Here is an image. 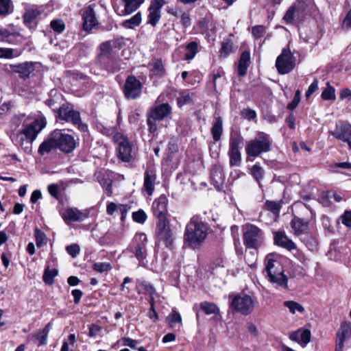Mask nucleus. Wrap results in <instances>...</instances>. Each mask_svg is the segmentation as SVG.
Returning a JSON list of instances; mask_svg holds the SVG:
<instances>
[{
  "mask_svg": "<svg viewBox=\"0 0 351 351\" xmlns=\"http://www.w3.org/2000/svg\"><path fill=\"white\" fill-rule=\"evenodd\" d=\"M232 50V44L230 42H223L220 50L221 56H226L230 53Z\"/></svg>",
  "mask_w": 351,
  "mask_h": 351,
  "instance_id": "obj_51",
  "label": "nucleus"
},
{
  "mask_svg": "<svg viewBox=\"0 0 351 351\" xmlns=\"http://www.w3.org/2000/svg\"><path fill=\"white\" fill-rule=\"evenodd\" d=\"M335 90L328 82L326 88L322 93V98L324 100H335Z\"/></svg>",
  "mask_w": 351,
  "mask_h": 351,
  "instance_id": "obj_40",
  "label": "nucleus"
},
{
  "mask_svg": "<svg viewBox=\"0 0 351 351\" xmlns=\"http://www.w3.org/2000/svg\"><path fill=\"white\" fill-rule=\"evenodd\" d=\"M223 132V122L220 117L215 119L213 125L211 128V134L213 138L215 141H219L221 139V136Z\"/></svg>",
  "mask_w": 351,
  "mask_h": 351,
  "instance_id": "obj_29",
  "label": "nucleus"
},
{
  "mask_svg": "<svg viewBox=\"0 0 351 351\" xmlns=\"http://www.w3.org/2000/svg\"><path fill=\"white\" fill-rule=\"evenodd\" d=\"M82 19L83 29L85 31L91 30L97 25V21L93 5H88L84 9Z\"/></svg>",
  "mask_w": 351,
  "mask_h": 351,
  "instance_id": "obj_20",
  "label": "nucleus"
},
{
  "mask_svg": "<svg viewBox=\"0 0 351 351\" xmlns=\"http://www.w3.org/2000/svg\"><path fill=\"white\" fill-rule=\"evenodd\" d=\"M172 108L168 104H162L152 108L149 115L154 120L162 121L171 113Z\"/></svg>",
  "mask_w": 351,
  "mask_h": 351,
  "instance_id": "obj_18",
  "label": "nucleus"
},
{
  "mask_svg": "<svg viewBox=\"0 0 351 351\" xmlns=\"http://www.w3.org/2000/svg\"><path fill=\"white\" fill-rule=\"evenodd\" d=\"M88 217V213L76 208H68L62 213V218L67 222L82 221Z\"/></svg>",
  "mask_w": 351,
  "mask_h": 351,
  "instance_id": "obj_19",
  "label": "nucleus"
},
{
  "mask_svg": "<svg viewBox=\"0 0 351 351\" xmlns=\"http://www.w3.org/2000/svg\"><path fill=\"white\" fill-rule=\"evenodd\" d=\"M266 208L274 213H278L280 210V206L276 202L266 201Z\"/></svg>",
  "mask_w": 351,
  "mask_h": 351,
  "instance_id": "obj_48",
  "label": "nucleus"
},
{
  "mask_svg": "<svg viewBox=\"0 0 351 351\" xmlns=\"http://www.w3.org/2000/svg\"><path fill=\"white\" fill-rule=\"evenodd\" d=\"M48 106L51 108L54 112H57L58 117L60 119L66 122H71L73 125H77L78 128L83 131L87 130V125L82 123L80 112L74 110L70 104H63L59 108L56 109L53 108V101L49 99Z\"/></svg>",
  "mask_w": 351,
  "mask_h": 351,
  "instance_id": "obj_5",
  "label": "nucleus"
},
{
  "mask_svg": "<svg viewBox=\"0 0 351 351\" xmlns=\"http://www.w3.org/2000/svg\"><path fill=\"white\" fill-rule=\"evenodd\" d=\"M58 274V271L56 269H52L51 270L45 269V283L46 284H52L53 282V278L56 276Z\"/></svg>",
  "mask_w": 351,
  "mask_h": 351,
  "instance_id": "obj_46",
  "label": "nucleus"
},
{
  "mask_svg": "<svg viewBox=\"0 0 351 351\" xmlns=\"http://www.w3.org/2000/svg\"><path fill=\"white\" fill-rule=\"evenodd\" d=\"M39 14L40 12L36 9L27 10L23 16L24 23L27 25L31 24Z\"/></svg>",
  "mask_w": 351,
  "mask_h": 351,
  "instance_id": "obj_39",
  "label": "nucleus"
},
{
  "mask_svg": "<svg viewBox=\"0 0 351 351\" xmlns=\"http://www.w3.org/2000/svg\"><path fill=\"white\" fill-rule=\"evenodd\" d=\"M132 219L138 223H144L147 219V215L143 210H139L132 213Z\"/></svg>",
  "mask_w": 351,
  "mask_h": 351,
  "instance_id": "obj_45",
  "label": "nucleus"
},
{
  "mask_svg": "<svg viewBox=\"0 0 351 351\" xmlns=\"http://www.w3.org/2000/svg\"><path fill=\"white\" fill-rule=\"evenodd\" d=\"M191 101V98L189 94H183L178 98V104L182 106Z\"/></svg>",
  "mask_w": 351,
  "mask_h": 351,
  "instance_id": "obj_61",
  "label": "nucleus"
},
{
  "mask_svg": "<svg viewBox=\"0 0 351 351\" xmlns=\"http://www.w3.org/2000/svg\"><path fill=\"white\" fill-rule=\"evenodd\" d=\"M117 144L118 158L122 162H130L133 158V145L127 136L121 133H117L114 137Z\"/></svg>",
  "mask_w": 351,
  "mask_h": 351,
  "instance_id": "obj_9",
  "label": "nucleus"
},
{
  "mask_svg": "<svg viewBox=\"0 0 351 351\" xmlns=\"http://www.w3.org/2000/svg\"><path fill=\"white\" fill-rule=\"evenodd\" d=\"M210 179L212 183L217 189H219L222 186L224 182L225 176L223 174V169L221 166H213L210 172Z\"/></svg>",
  "mask_w": 351,
  "mask_h": 351,
  "instance_id": "obj_22",
  "label": "nucleus"
},
{
  "mask_svg": "<svg viewBox=\"0 0 351 351\" xmlns=\"http://www.w3.org/2000/svg\"><path fill=\"white\" fill-rule=\"evenodd\" d=\"M133 243L134 245L132 252L134 254L136 259L142 263L146 259L147 256V237L144 233H136L134 237Z\"/></svg>",
  "mask_w": 351,
  "mask_h": 351,
  "instance_id": "obj_12",
  "label": "nucleus"
},
{
  "mask_svg": "<svg viewBox=\"0 0 351 351\" xmlns=\"http://www.w3.org/2000/svg\"><path fill=\"white\" fill-rule=\"evenodd\" d=\"M76 145L77 142L73 136L56 130L52 132L45 141V152H49L53 148H58L62 152L69 154L75 149Z\"/></svg>",
  "mask_w": 351,
  "mask_h": 351,
  "instance_id": "obj_2",
  "label": "nucleus"
},
{
  "mask_svg": "<svg viewBox=\"0 0 351 351\" xmlns=\"http://www.w3.org/2000/svg\"><path fill=\"white\" fill-rule=\"evenodd\" d=\"M275 262L276 261L272 258H267V263L265 265V270L267 272V277L269 281H271V282L276 283L278 286H280L285 289H287L288 278L283 274V272H276V271L274 270Z\"/></svg>",
  "mask_w": 351,
  "mask_h": 351,
  "instance_id": "obj_11",
  "label": "nucleus"
},
{
  "mask_svg": "<svg viewBox=\"0 0 351 351\" xmlns=\"http://www.w3.org/2000/svg\"><path fill=\"white\" fill-rule=\"evenodd\" d=\"M35 237L37 247H41L43 244L44 234L42 231L37 228L35 229Z\"/></svg>",
  "mask_w": 351,
  "mask_h": 351,
  "instance_id": "obj_52",
  "label": "nucleus"
},
{
  "mask_svg": "<svg viewBox=\"0 0 351 351\" xmlns=\"http://www.w3.org/2000/svg\"><path fill=\"white\" fill-rule=\"evenodd\" d=\"M188 52L185 54V59L186 60H192L197 53V43L196 42H191L186 46Z\"/></svg>",
  "mask_w": 351,
  "mask_h": 351,
  "instance_id": "obj_41",
  "label": "nucleus"
},
{
  "mask_svg": "<svg viewBox=\"0 0 351 351\" xmlns=\"http://www.w3.org/2000/svg\"><path fill=\"white\" fill-rule=\"evenodd\" d=\"M93 268L96 271L103 273L105 271H110L112 269V266L108 263H95L93 265Z\"/></svg>",
  "mask_w": 351,
  "mask_h": 351,
  "instance_id": "obj_44",
  "label": "nucleus"
},
{
  "mask_svg": "<svg viewBox=\"0 0 351 351\" xmlns=\"http://www.w3.org/2000/svg\"><path fill=\"white\" fill-rule=\"evenodd\" d=\"M156 173L152 168H147L144 175L143 189L146 194L151 196L155 189Z\"/></svg>",
  "mask_w": 351,
  "mask_h": 351,
  "instance_id": "obj_17",
  "label": "nucleus"
},
{
  "mask_svg": "<svg viewBox=\"0 0 351 351\" xmlns=\"http://www.w3.org/2000/svg\"><path fill=\"white\" fill-rule=\"evenodd\" d=\"M284 306L288 308L290 313L293 314H294L296 311L302 313L304 311V308L302 305L292 300L285 301L284 302Z\"/></svg>",
  "mask_w": 351,
  "mask_h": 351,
  "instance_id": "obj_38",
  "label": "nucleus"
},
{
  "mask_svg": "<svg viewBox=\"0 0 351 351\" xmlns=\"http://www.w3.org/2000/svg\"><path fill=\"white\" fill-rule=\"evenodd\" d=\"M342 28L348 29L351 28V10L347 13L345 19L342 21Z\"/></svg>",
  "mask_w": 351,
  "mask_h": 351,
  "instance_id": "obj_58",
  "label": "nucleus"
},
{
  "mask_svg": "<svg viewBox=\"0 0 351 351\" xmlns=\"http://www.w3.org/2000/svg\"><path fill=\"white\" fill-rule=\"evenodd\" d=\"M291 226L295 234L299 236L304 234L308 228V223L304 222L300 218H294L291 222Z\"/></svg>",
  "mask_w": 351,
  "mask_h": 351,
  "instance_id": "obj_28",
  "label": "nucleus"
},
{
  "mask_svg": "<svg viewBox=\"0 0 351 351\" xmlns=\"http://www.w3.org/2000/svg\"><path fill=\"white\" fill-rule=\"evenodd\" d=\"M230 165L239 167L241 162V153L240 150H228Z\"/></svg>",
  "mask_w": 351,
  "mask_h": 351,
  "instance_id": "obj_34",
  "label": "nucleus"
},
{
  "mask_svg": "<svg viewBox=\"0 0 351 351\" xmlns=\"http://www.w3.org/2000/svg\"><path fill=\"white\" fill-rule=\"evenodd\" d=\"M182 24L185 27H189L191 23V17L189 13L183 12L180 16Z\"/></svg>",
  "mask_w": 351,
  "mask_h": 351,
  "instance_id": "obj_59",
  "label": "nucleus"
},
{
  "mask_svg": "<svg viewBox=\"0 0 351 351\" xmlns=\"http://www.w3.org/2000/svg\"><path fill=\"white\" fill-rule=\"evenodd\" d=\"M242 116L248 120H252L256 118V112L251 109H245L242 111Z\"/></svg>",
  "mask_w": 351,
  "mask_h": 351,
  "instance_id": "obj_57",
  "label": "nucleus"
},
{
  "mask_svg": "<svg viewBox=\"0 0 351 351\" xmlns=\"http://www.w3.org/2000/svg\"><path fill=\"white\" fill-rule=\"evenodd\" d=\"M318 88V80L315 79L312 84L309 86L308 90L305 93L306 98H308L313 93H314Z\"/></svg>",
  "mask_w": 351,
  "mask_h": 351,
  "instance_id": "obj_54",
  "label": "nucleus"
},
{
  "mask_svg": "<svg viewBox=\"0 0 351 351\" xmlns=\"http://www.w3.org/2000/svg\"><path fill=\"white\" fill-rule=\"evenodd\" d=\"M275 66L280 75L289 73L295 66V57L289 48H284L277 57Z\"/></svg>",
  "mask_w": 351,
  "mask_h": 351,
  "instance_id": "obj_8",
  "label": "nucleus"
},
{
  "mask_svg": "<svg viewBox=\"0 0 351 351\" xmlns=\"http://www.w3.org/2000/svg\"><path fill=\"white\" fill-rule=\"evenodd\" d=\"M243 243L246 247L257 250L263 241V232L257 226L247 223L242 228Z\"/></svg>",
  "mask_w": 351,
  "mask_h": 351,
  "instance_id": "obj_6",
  "label": "nucleus"
},
{
  "mask_svg": "<svg viewBox=\"0 0 351 351\" xmlns=\"http://www.w3.org/2000/svg\"><path fill=\"white\" fill-rule=\"evenodd\" d=\"M158 240L162 242L168 248H172L175 239V232L167 221L158 222L156 226Z\"/></svg>",
  "mask_w": 351,
  "mask_h": 351,
  "instance_id": "obj_10",
  "label": "nucleus"
},
{
  "mask_svg": "<svg viewBox=\"0 0 351 351\" xmlns=\"http://www.w3.org/2000/svg\"><path fill=\"white\" fill-rule=\"evenodd\" d=\"M125 8L121 10L119 15H128L136 11L141 4L144 3L145 0H122Z\"/></svg>",
  "mask_w": 351,
  "mask_h": 351,
  "instance_id": "obj_26",
  "label": "nucleus"
},
{
  "mask_svg": "<svg viewBox=\"0 0 351 351\" xmlns=\"http://www.w3.org/2000/svg\"><path fill=\"white\" fill-rule=\"evenodd\" d=\"M66 250L67 253L73 258L76 257L80 251V246L77 244H71L68 245Z\"/></svg>",
  "mask_w": 351,
  "mask_h": 351,
  "instance_id": "obj_49",
  "label": "nucleus"
},
{
  "mask_svg": "<svg viewBox=\"0 0 351 351\" xmlns=\"http://www.w3.org/2000/svg\"><path fill=\"white\" fill-rule=\"evenodd\" d=\"M136 289L138 294L145 293L149 295H155L156 294L155 288L145 281H138Z\"/></svg>",
  "mask_w": 351,
  "mask_h": 351,
  "instance_id": "obj_30",
  "label": "nucleus"
},
{
  "mask_svg": "<svg viewBox=\"0 0 351 351\" xmlns=\"http://www.w3.org/2000/svg\"><path fill=\"white\" fill-rule=\"evenodd\" d=\"M167 199L165 196H160L154 200L152 204V210L154 216L158 219V222L166 221L167 213Z\"/></svg>",
  "mask_w": 351,
  "mask_h": 351,
  "instance_id": "obj_16",
  "label": "nucleus"
},
{
  "mask_svg": "<svg viewBox=\"0 0 351 351\" xmlns=\"http://www.w3.org/2000/svg\"><path fill=\"white\" fill-rule=\"evenodd\" d=\"M141 13L138 12L130 19L124 21L122 25L126 29H133L135 27L138 26L141 24Z\"/></svg>",
  "mask_w": 351,
  "mask_h": 351,
  "instance_id": "obj_32",
  "label": "nucleus"
},
{
  "mask_svg": "<svg viewBox=\"0 0 351 351\" xmlns=\"http://www.w3.org/2000/svg\"><path fill=\"white\" fill-rule=\"evenodd\" d=\"M208 234V227L197 217L191 218L184 234V244L193 249L199 247Z\"/></svg>",
  "mask_w": 351,
  "mask_h": 351,
  "instance_id": "obj_1",
  "label": "nucleus"
},
{
  "mask_svg": "<svg viewBox=\"0 0 351 351\" xmlns=\"http://www.w3.org/2000/svg\"><path fill=\"white\" fill-rule=\"evenodd\" d=\"M250 63V54L248 51H243L240 57L238 65V73L241 76L246 74L247 69Z\"/></svg>",
  "mask_w": 351,
  "mask_h": 351,
  "instance_id": "obj_27",
  "label": "nucleus"
},
{
  "mask_svg": "<svg viewBox=\"0 0 351 351\" xmlns=\"http://www.w3.org/2000/svg\"><path fill=\"white\" fill-rule=\"evenodd\" d=\"M160 10H159L158 8H155L154 7L149 6L148 14V23L152 25L153 27H155L158 21L160 19Z\"/></svg>",
  "mask_w": 351,
  "mask_h": 351,
  "instance_id": "obj_33",
  "label": "nucleus"
},
{
  "mask_svg": "<svg viewBox=\"0 0 351 351\" xmlns=\"http://www.w3.org/2000/svg\"><path fill=\"white\" fill-rule=\"evenodd\" d=\"M335 138L346 143L351 149V124L348 123H339L335 129L330 132Z\"/></svg>",
  "mask_w": 351,
  "mask_h": 351,
  "instance_id": "obj_13",
  "label": "nucleus"
},
{
  "mask_svg": "<svg viewBox=\"0 0 351 351\" xmlns=\"http://www.w3.org/2000/svg\"><path fill=\"white\" fill-rule=\"evenodd\" d=\"M141 93V83L134 76H129L124 86V93L128 99H136Z\"/></svg>",
  "mask_w": 351,
  "mask_h": 351,
  "instance_id": "obj_14",
  "label": "nucleus"
},
{
  "mask_svg": "<svg viewBox=\"0 0 351 351\" xmlns=\"http://www.w3.org/2000/svg\"><path fill=\"white\" fill-rule=\"evenodd\" d=\"M118 208H118V212H119L120 214H121V219L122 221H124V219L126 217L127 213L128 212V210L130 208V206H129L127 204H119Z\"/></svg>",
  "mask_w": 351,
  "mask_h": 351,
  "instance_id": "obj_55",
  "label": "nucleus"
},
{
  "mask_svg": "<svg viewBox=\"0 0 351 351\" xmlns=\"http://www.w3.org/2000/svg\"><path fill=\"white\" fill-rule=\"evenodd\" d=\"M29 342L41 346L44 343V330H39L34 334L28 336L27 338Z\"/></svg>",
  "mask_w": 351,
  "mask_h": 351,
  "instance_id": "obj_36",
  "label": "nucleus"
},
{
  "mask_svg": "<svg viewBox=\"0 0 351 351\" xmlns=\"http://www.w3.org/2000/svg\"><path fill=\"white\" fill-rule=\"evenodd\" d=\"M265 32V27L263 25H256L252 27V34L256 38L263 36Z\"/></svg>",
  "mask_w": 351,
  "mask_h": 351,
  "instance_id": "obj_50",
  "label": "nucleus"
},
{
  "mask_svg": "<svg viewBox=\"0 0 351 351\" xmlns=\"http://www.w3.org/2000/svg\"><path fill=\"white\" fill-rule=\"evenodd\" d=\"M200 308L207 315L216 314L219 312V308L215 304L208 302H202Z\"/></svg>",
  "mask_w": 351,
  "mask_h": 351,
  "instance_id": "obj_37",
  "label": "nucleus"
},
{
  "mask_svg": "<svg viewBox=\"0 0 351 351\" xmlns=\"http://www.w3.org/2000/svg\"><path fill=\"white\" fill-rule=\"evenodd\" d=\"M243 137L237 132H231L229 141V150H240Z\"/></svg>",
  "mask_w": 351,
  "mask_h": 351,
  "instance_id": "obj_31",
  "label": "nucleus"
},
{
  "mask_svg": "<svg viewBox=\"0 0 351 351\" xmlns=\"http://www.w3.org/2000/svg\"><path fill=\"white\" fill-rule=\"evenodd\" d=\"M12 71L18 73L22 77H27L34 70L32 62H24L16 65H10Z\"/></svg>",
  "mask_w": 351,
  "mask_h": 351,
  "instance_id": "obj_23",
  "label": "nucleus"
},
{
  "mask_svg": "<svg viewBox=\"0 0 351 351\" xmlns=\"http://www.w3.org/2000/svg\"><path fill=\"white\" fill-rule=\"evenodd\" d=\"M246 327L247 332L251 335L252 337L256 338L258 336V331L256 326L254 324L248 322Z\"/></svg>",
  "mask_w": 351,
  "mask_h": 351,
  "instance_id": "obj_53",
  "label": "nucleus"
},
{
  "mask_svg": "<svg viewBox=\"0 0 351 351\" xmlns=\"http://www.w3.org/2000/svg\"><path fill=\"white\" fill-rule=\"evenodd\" d=\"M43 128L44 122L38 120L23 125V130L17 135V142L21 145H23L25 141L32 143Z\"/></svg>",
  "mask_w": 351,
  "mask_h": 351,
  "instance_id": "obj_7",
  "label": "nucleus"
},
{
  "mask_svg": "<svg viewBox=\"0 0 351 351\" xmlns=\"http://www.w3.org/2000/svg\"><path fill=\"white\" fill-rule=\"evenodd\" d=\"M11 0H0V15H6L9 12Z\"/></svg>",
  "mask_w": 351,
  "mask_h": 351,
  "instance_id": "obj_47",
  "label": "nucleus"
},
{
  "mask_svg": "<svg viewBox=\"0 0 351 351\" xmlns=\"http://www.w3.org/2000/svg\"><path fill=\"white\" fill-rule=\"evenodd\" d=\"M0 58H13V49L8 48H0Z\"/></svg>",
  "mask_w": 351,
  "mask_h": 351,
  "instance_id": "obj_56",
  "label": "nucleus"
},
{
  "mask_svg": "<svg viewBox=\"0 0 351 351\" xmlns=\"http://www.w3.org/2000/svg\"><path fill=\"white\" fill-rule=\"evenodd\" d=\"M156 120H154L149 115V118L147 119V125L149 126V130L152 133H154L157 131L158 125L156 122Z\"/></svg>",
  "mask_w": 351,
  "mask_h": 351,
  "instance_id": "obj_64",
  "label": "nucleus"
},
{
  "mask_svg": "<svg viewBox=\"0 0 351 351\" xmlns=\"http://www.w3.org/2000/svg\"><path fill=\"white\" fill-rule=\"evenodd\" d=\"M342 223L347 227H351V211H346L341 217Z\"/></svg>",
  "mask_w": 351,
  "mask_h": 351,
  "instance_id": "obj_62",
  "label": "nucleus"
},
{
  "mask_svg": "<svg viewBox=\"0 0 351 351\" xmlns=\"http://www.w3.org/2000/svg\"><path fill=\"white\" fill-rule=\"evenodd\" d=\"M251 173L256 180L260 182L263 177L264 171L259 165L256 164L252 167Z\"/></svg>",
  "mask_w": 351,
  "mask_h": 351,
  "instance_id": "obj_42",
  "label": "nucleus"
},
{
  "mask_svg": "<svg viewBox=\"0 0 351 351\" xmlns=\"http://www.w3.org/2000/svg\"><path fill=\"white\" fill-rule=\"evenodd\" d=\"M167 322L171 328H173L177 323H182L181 315L178 312L173 310L171 313L167 316Z\"/></svg>",
  "mask_w": 351,
  "mask_h": 351,
  "instance_id": "obj_35",
  "label": "nucleus"
},
{
  "mask_svg": "<svg viewBox=\"0 0 351 351\" xmlns=\"http://www.w3.org/2000/svg\"><path fill=\"white\" fill-rule=\"evenodd\" d=\"M275 243L289 250L295 248V243L282 232H276L274 237Z\"/></svg>",
  "mask_w": 351,
  "mask_h": 351,
  "instance_id": "obj_25",
  "label": "nucleus"
},
{
  "mask_svg": "<svg viewBox=\"0 0 351 351\" xmlns=\"http://www.w3.org/2000/svg\"><path fill=\"white\" fill-rule=\"evenodd\" d=\"M351 337V324L343 323L337 333L335 351H343L344 342Z\"/></svg>",
  "mask_w": 351,
  "mask_h": 351,
  "instance_id": "obj_15",
  "label": "nucleus"
},
{
  "mask_svg": "<svg viewBox=\"0 0 351 351\" xmlns=\"http://www.w3.org/2000/svg\"><path fill=\"white\" fill-rule=\"evenodd\" d=\"M101 327L97 324H92L89 326L88 335L90 337H96L98 333L101 331Z\"/></svg>",
  "mask_w": 351,
  "mask_h": 351,
  "instance_id": "obj_60",
  "label": "nucleus"
},
{
  "mask_svg": "<svg viewBox=\"0 0 351 351\" xmlns=\"http://www.w3.org/2000/svg\"><path fill=\"white\" fill-rule=\"evenodd\" d=\"M51 28L57 33H62L64 28V23L61 19L53 20L50 24Z\"/></svg>",
  "mask_w": 351,
  "mask_h": 351,
  "instance_id": "obj_43",
  "label": "nucleus"
},
{
  "mask_svg": "<svg viewBox=\"0 0 351 351\" xmlns=\"http://www.w3.org/2000/svg\"><path fill=\"white\" fill-rule=\"evenodd\" d=\"M271 140L270 136L263 132H258L255 138L247 143L246 154L249 156L257 157L262 153L271 150Z\"/></svg>",
  "mask_w": 351,
  "mask_h": 351,
  "instance_id": "obj_4",
  "label": "nucleus"
},
{
  "mask_svg": "<svg viewBox=\"0 0 351 351\" xmlns=\"http://www.w3.org/2000/svg\"><path fill=\"white\" fill-rule=\"evenodd\" d=\"M289 338L294 341L298 342L303 347L305 346L311 340V332L309 330H298L290 334Z\"/></svg>",
  "mask_w": 351,
  "mask_h": 351,
  "instance_id": "obj_21",
  "label": "nucleus"
},
{
  "mask_svg": "<svg viewBox=\"0 0 351 351\" xmlns=\"http://www.w3.org/2000/svg\"><path fill=\"white\" fill-rule=\"evenodd\" d=\"M230 298H231L230 296ZM256 304L257 301L256 298L241 293L232 297L229 308L233 312L247 316L254 311Z\"/></svg>",
  "mask_w": 351,
  "mask_h": 351,
  "instance_id": "obj_3",
  "label": "nucleus"
},
{
  "mask_svg": "<svg viewBox=\"0 0 351 351\" xmlns=\"http://www.w3.org/2000/svg\"><path fill=\"white\" fill-rule=\"evenodd\" d=\"M304 3L300 0H298L297 2L291 6L287 12L285 13L283 20L287 23H291L294 19L295 12H303L304 10Z\"/></svg>",
  "mask_w": 351,
  "mask_h": 351,
  "instance_id": "obj_24",
  "label": "nucleus"
},
{
  "mask_svg": "<svg viewBox=\"0 0 351 351\" xmlns=\"http://www.w3.org/2000/svg\"><path fill=\"white\" fill-rule=\"evenodd\" d=\"M119 204L114 202H110L106 207V213L109 215H112L116 211H118Z\"/></svg>",
  "mask_w": 351,
  "mask_h": 351,
  "instance_id": "obj_63",
  "label": "nucleus"
}]
</instances>
